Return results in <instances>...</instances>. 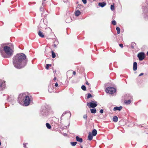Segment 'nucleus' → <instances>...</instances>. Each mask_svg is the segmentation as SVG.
Returning a JSON list of instances; mask_svg holds the SVG:
<instances>
[{"label":"nucleus","instance_id":"obj_1","mask_svg":"<svg viewBox=\"0 0 148 148\" xmlns=\"http://www.w3.org/2000/svg\"><path fill=\"white\" fill-rule=\"evenodd\" d=\"M27 60L26 56L23 53H19L14 56L13 58V64L16 69H20L27 65Z\"/></svg>","mask_w":148,"mask_h":148},{"label":"nucleus","instance_id":"obj_2","mask_svg":"<svg viewBox=\"0 0 148 148\" xmlns=\"http://www.w3.org/2000/svg\"><path fill=\"white\" fill-rule=\"evenodd\" d=\"M2 48H0V51L2 57L4 58H9L13 54V46L12 44H9V46H5Z\"/></svg>","mask_w":148,"mask_h":148},{"label":"nucleus","instance_id":"obj_3","mask_svg":"<svg viewBox=\"0 0 148 148\" xmlns=\"http://www.w3.org/2000/svg\"><path fill=\"white\" fill-rule=\"evenodd\" d=\"M143 10V15L145 19L148 20V4L146 5L142 8Z\"/></svg>","mask_w":148,"mask_h":148},{"label":"nucleus","instance_id":"obj_4","mask_svg":"<svg viewBox=\"0 0 148 148\" xmlns=\"http://www.w3.org/2000/svg\"><path fill=\"white\" fill-rule=\"evenodd\" d=\"M26 95L25 93L21 94L19 95L18 101L20 104L23 105L24 104V101Z\"/></svg>","mask_w":148,"mask_h":148},{"label":"nucleus","instance_id":"obj_5","mask_svg":"<svg viewBox=\"0 0 148 148\" xmlns=\"http://www.w3.org/2000/svg\"><path fill=\"white\" fill-rule=\"evenodd\" d=\"M31 97H29V96L26 95L24 101V104L25 106H28L30 103L31 101Z\"/></svg>","mask_w":148,"mask_h":148},{"label":"nucleus","instance_id":"obj_6","mask_svg":"<svg viewBox=\"0 0 148 148\" xmlns=\"http://www.w3.org/2000/svg\"><path fill=\"white\" fill-rule=\"evenodd\" d=\"M116 91V89L112 87H107L106 90V91L107 93L112 94L114 93Z\"/></svg>","mask_w":148,"mask_h":148},{"label":"nucleus","instance_id":"obj_7","mask_svg":"<svg viewBox=\"0 0 148 148\" xmlns=\"http://www.w3.org/2000/svg\"><path fill=\"white\" fill-rule=\"evenodd\" d=\"M47 112V110L45 107L42 106L41 107L40 109V114L42 115H46Z\"/></svg>","mask_w":148,"mask_h":148},{"label":"nucleus","instance_id":"obj_8","mask_svg":"<svg viewBox=\"0 0 148 148\" xmlns=\"http://www.w3.org/2000/svg\"><path fill=\"white\" fill-rule=\"evenodd\" d=\"M97 105V103H94L87 102V106H88L89 108H94L96 107Z\"/></svg>","mask_w":148,"mask_h":148},{"label":"nucleus","instance_id":"obj_9","mask_svg":"<svg viewBox=\"0 0 148 148\" xmlns=\"http://www.w3.org/2000/svg\"><path fill=\"white\" fill-rule=\"evenodd\" d=\"M145 55L144 52H140L138 54L137 57L140 60L142 61L145 58Z\"/></svg>","mask_w":148,"mask_h":148},{"label":"nucleus","instance_id":"obj_10","mask_svg":"<svg viewBox=\"0 0 148 148\" xmlns=\"http://www.w3.org/2000/svg\"><path fill=\"white\" fill-rule=\"evenodd\" d=\"M5 81L3 80H0V90H3L5 87Z\"/></svg>","mask_w":148,"mask_h":148},{"label":"nucleus","instance_id":"obj_11","mask_svg":"<svg viewBox=\"0 0 148 148\" xmlns=\"http://www.w3.org/2000/svg\"><path fill=\"white\" fill-rule=\"evenodd\" d=\"M106 5V2H100L98 3V5L102 8L104 7Z\"/></svg>","mask_w":148,"mask_h":148},{"label":"nucleus","instance_id":"obj_12","mask_svg":"<svg viewBox=\"0 0 148 148\" xmlns=\"http://www.w3.org/2000/svg\"><path fill=\"white\" fill-rule=\"evenodd\" d=\"M137 63L136 62H135L133 63V69L134 71H136L137 68Z\"/></svg>","mask_w":148,"mask_h":148},{"label":"nucleus","instance_id":"obj_13","mask_svg":"<svg viewBox=\"0 0 148 148\" xmlns=\"http://www.w3.org/2000/svg\"><path fill=\"white\" fill-rule=\"evenodd\" d=\"M122 107L120 106L119 107L116 106L114 108L113 110L114 111L119 110L120 111L122 108Z\"/></svg>","mask_w":148,"mask_h":148},{"label":"nucleus","instance_id":"obj_14","mask_svg":"<svg viewBox=\"0 0 148 148\" xmlns=\"http://www.w3.org/2000/svg\"><path fill=\"white\" fill-rule=\"evenodd\" d=\"M93 136V135L92 134L91 132H89L88 136V140H91L92 139Z\"/></svg>","mask_w":148,"mask_h":148},{"label":"nucleus","instance_id":"obj_15","mask_svg":"<svg viewBox=\"0 0 148 148\" xmlns=\"http://www.w3.org/2000/svg\"><path fill=\"white\" fill-rule=\"evenodd\" d=\"M76 139L77 141L80 143H82L83 141L82 139L81 138H80L79 136H77L76 137Z\"/></svg>","mask_w":148,"mask_h":148},{"label":"nucleus","instance_id":"obj_16","mask_svg":"<svg viewBox=\"0 0 148 148\" xmlns=\"http://www.w3.org/2000/svg\"><path fill=\"white\" fill-rule=\"evenodd\" d=\"M38 35L41 38H44V35L40 31H39L38 33Z\"/></svg>","mask_w":148,"mask_h":148},{"label":"nucleus","instance_id":"obj_17","mask_svg":"<svg viewBox=\"0 0 148 148\" xmlns=\"http://www.w3.org/2000/svg\"><path fill=\"white\" fill-rule=\"evenodd\" d=\"M92 135L93 136H95L97 133V131L95 129H94L92 131Z\"/></svg>","mask_w":148,"mask_h":148},{"label":"nucleus","instance_id":"obj_18","mask_svg":"<svg viewBox=\"0 0 148 148\" xmlns=\"http://www.w3.org/2000/svg\"><path fill=\"white\" fill-rule=\"evenodd\" d=\"M72 19L70 17H69L66 20V23H69L71 22Z\"/></svg>","mask_w":148,"mask_h":148},{"label":"nucleus","instance_id":"obj_19","mask_svg":"<svg viewBox=\"0 0 148 148\" xmlns=\"http://www.w3.org/2000/svg\"><path fill=\"white\" fill-rule=\"evenodd\" d=\"M70 113V116H71V113L69 111H66L65 113H64V112L62 114L61 116V119L62 120V117L64 116V115H65L66 113Z\"/></svg>","mask_w":148,"mask_h":148},{"label":"nucleus","instance_id":"obj_20","mask_svg":"<svg viewBox=\"0 0 148 148\" xmlns=\"http://www.w3.org/2000/svg\"><path fill=\"white\" fill-rule=\"evenodd\" d=\"M113 121L115 122H117L118 121V117L116 116H114L113 118Z\"/></svg>","mask_w":148,"mask_h":148},{"label":"nucleus","instance_id":"obj_21","mask_svg":"<svg viewBox=\"0 0 148 148\" xmlns=\"http://www.w3.org/2000/svg\"><path fill=\"white\" fill-rule=\"evenodd\" d=\"M81 12L79 10H77L75 12V15L76 16H78L81 14Z\"/></svg>","mask_w":148,"mask_h":148},{"label":"nucleus","instance_id":"obj_22","mask_svg":"<svg viewBox=\"0 0 148 148\" xmlns=\"http://www.w3.org/2000/svg\"><path fill=\"white\" fill-rule=\"evenodd\" d=\"M90 112L91 113L95 114L96 112V110L95 108H93L90 109Z\"/></svg>","mask_w":148,"mask_h":148},{"label":"nucleus","instance_id":"obj_23","mask_svg":"<svg viewBox=\"0 0 148 148\" xmlns=\"http://www.w3.org/2000/svg\"><path fill=\"white\" fill-rule=\"evenodd\" d=\"M116 30L117 31V33L118 34H119L120 33V29L119 27H116Z\"/></svg>","mask_w":148,"mask_h":148},{"label":"nucleus","instance_id":"obj_24","mask_svg":"<svg viewBox=\"0 0 148 148\" xmlns=\"http://www.w3.org/2000/svg\"><path fill=\"white\" fill-rule=\"evenodd\" d=\"M46 125L48 129H50L51 128V126L50 125V124H49V123H47L46 124Z\"/></svg>","mask_w":148,"mask_h":148},{"label":"nucleus","instance_id":"obj_25","mask_svg":"<svg viewBox=\"0 0 148 148\" xmlns=\"http://www.w3.org/2000/svg\"><path fill=\"white\" fill-rule=\"evenodd\" d=\"M125 104H130L131 103V101L130 99L128 100H126L125 101Z\"/></svg>","mask_w":148,"mask_h":148},{"label":"nucleus","instance_id":"obj_26","mask_svg":"<svg viewBox=\"0 0 148 148\" xmlns=\"http://www.w3.org/2000/svg\"><path fill=\"white\" fill-rule=\"evenodd\" d=\"M77 143V142H71V145L73 146H75Z\"/></svg>","mask_w":148,"mask_h":148},{"label":"nucleus","instance_id":"obj_27","mask_svg":"<svg viewBox=\"0 0 148 148\" xmlns=\"http://www.w3.org/2000/svg\"><path fill=\"white\" fill-rule=\"evenodd\" d=\"M51 52L52 54V57L53 58H54L56 56V54L52 50L51 51Z\"/></svg>","mask_w":148,"mask_h":148},{"label":"nucleus","instance_id":"obj_28","mask_svg":"<svg viewBox=\"0 0 148 148\" xmlns=\"http://www.w3.org/2000/svg\"><path fill=\"white\" fill-rule=\"evenodd\" d=\"M81 88L84 91L86 90V86L84 85H82L81 87Z\"/></svg>","mask_w":148,"mask_h":148},{"label":"nucleus","instance_id":"obj_29","mask_svg":"<svg viewBox=\"0 0 148 148\" xmlns=\"http://www.w3.org/2000/svg\"><path fill=\"white\" fill-rule=\"evenodd\" d=\"M112 23L114 25H116V22L115 20H113L112 22Z\"/></svg>","mask_w":148,"mask_h":148},{"label":"nucleus","instance_id":"obj_30","mask_svg":"<svg viewBox=\"0 0 148 148\" xmlns=\"http://www.w3.org/2000/svg\"><path fill=\"white\" fill-rule=\"evenodd\" d=\"M111 10H114V5H112L110 7Z\"/></svg>","mask_w":148,"mask_h":148},{"label":"nucleus","instance_id":"obj_31","mask_svg":"<svg viewBox=\"0 0 148 148\" xmlns=\"http://www.w3.org/2000/svg\"><path fill=\"white\" fill-rule=\"evenodd\" d=\"M92 97V95L90 93H88L87 97V99H88L89 98Z\"/></svg>","mask_w":148,"mask_h":148},{"label":"nucleus","instance_id":"obj_32","mask_svg":"<svg viewBox=\"0 0 148 148\" xmlns=\"http://www.w3.org/2000/svg\"><path fill=\"white\" fill-rule=\"evenodd\" d=\"M51 66V65L50 64H47L46 65V68L47 69H49V66Z\"/></svg>","mask_w":148,"mask_h":148},{"label":"nucleus","instance_id":"obj_33","mask_svg":"<svg viewBox=\"0 0 148 148\" xmlns=\"http://www.w3.org/2000/svg\"><path fill=\"white\" fill-rule=\"evenodd\" d=\"M45 20V19H42L41 20V23H40V25H42L43 24H44V25H45V24L44 23H42V21H43V22H44V21Z\"/></svg>","mask_w":148,"mask_h":148},{"label":"nucleus","instance_id":"obj_34","mask_svg":"<svg viewBox=\"0 0 148 148\" xmlns=\"http://www.w3.org/2000/svg\"><path fill=\"white\" fill-rule=\"evenodd\" d=\"M82 1L83 2V3L84 4H86V3H87V1L86 0H82Z\"/></svg>","mask_w":148,"mask_h":148},{"label":"nucleus","instance_id":"obj_35","mask_svg":"<svg viewBox=\"0 0 148 148\" xmlns=\"http://www.w3.org/2000/svg\"><path fill=\"white\" fill-rule=\"evenodd\" d=\"M90 103H97V101H93V100H92L90 102Z\"/></svg>","mask_w":148,"mask_h":148},{"label":"nucleus","instance_id":"obj_36","mask_svg":"<svg viewBox=\"0 0 148 148\" xmlns=\"http://www.w3.org/2000/svg\"><path fill=\"white\" fill-rule=\"evenodd\" d=\"M27 144V143H24L23 144V146L24 147V148H27V147H26V145Z\"/></svg>","mask_w":148,"mask_h":148},{"label":"nucleus","instance_id":"obj_37","mask_svg":"<svg viewBox=\"0 0 148 148\" xmlns=\"http://www.w3.org/2000/svg\"><path fill=\"white\" fill-rule=\"evenodd\" d=\"M83 118L84 119H86L87 118V116L86 115H84L83 116Z\"/></svg>","mask_w":148,"mask_h":148},{"label":"nucleus","instance_id":"obj_38","mask_svg":"<svg viewBox=\"0 0 148 148\" xmlns=\"http://www.w3.org/2000/svg\"><path fill=\"white\" fill-rule=\"evenodd\" d=\"M100 112L101 113H103V109H101L100 111Z\"/></svg>","mask_w":148,"mask_h":148},{"label":"nucleus","instance_id":"obj_39","mask_svg":"<svg viewBox=\"0 0 148 148\" xmlns=\"http://www.w3.org/2000/svg\"><path fill=\"white\" fill-rule=\"evenodd\" d=\"M119 45L121 48H123V45L122 44H120Z\"/></svg>","mask_w":148,"mask_h":148},{"label":"nucleus","instance_id":"obj_40","mask_svg":"<svg viewBox=\"0 0 148 148\" xmlns=\"http://www.w3.org/2000/svg\"><path fill=\"white\" fill-rule=\"evenodd\" d=\"M86 85H90V84H89L88 82V81H86Z\"/></svg>","mask_w":148,"mask_h":148},{"label":"nucleus","instance_id":"obj_41","mask_svg":"<svg viewBox=\"0 0 148 148\" xmlns=\"http://www.w3.org/2000/svg\"><path fill=\"white\" fill-rule=\"evenodd\" d=\"M144 73H141L139 75V76H140L143 75Z\"/></svg>","mask_w":148,"mask_h":148},{"label":"nucleus","instance_id":"obj_42","mask_svg":"<svg viewBox=\"0 0 148 148\" xmlns=\"http://www.w3.org/2000/svg\"><path fill=\"white\" fill-rule=\"evenodd\" d=\"M129 95L130 96V98H129L131 99L132 98V96H131L130 95Z\"/></svg>","mask_w":148,"mask_h":148},{"label":"nucleus","instance_id":"obj_43","mask_svg":"<svg viewBox=\"0 0 148 148\" xmlns=\"http://www.w3.org/2000/svg\"><path fill=\"white\" fill-rule=\"evenodd\" d=\"M73 74L74 75H75L76 74V72L75 71H73Z\"/></svg>","mask_w":148,"mask_h":148},{"label":"nucleus","instance_id":"obj_44","mask_svg":"<svg viewBox=\"0 0 148 148\" xmlns=\"http://www.w3.org/2000/svg\"><path fill=\"white\" fill-rule=\"evenodd\" d=\"M55 86L56 87L58 86V84L57 83H56V84H55Z\"/></svg>","mask_w":148,"mask_h":148},{"label":"nucleus","instance_id":"obj_45","mask_svg":"<svg viewBox=\"0 0 148 148\" xmlns=\"http://www.w3.org/2000/svg\"><path fill=\"white\" fill-rule=\"evenodd\" d=\"M48 91H49V92H52V91H50V88H49V89H48Z\"/></svg>","mask_w":148,"mask_h":148},{"label":"nucleus","instance_id":"obj_46","mask_svg":"<svg viewBox=\"0 0 148 148\" xmlns=\"http://www.w3.org/2000/svg\"><path fill=\"white\" fill-rule=\"evenodd\" d=\"M57 42H58V41H55V42H54V43H57Z\"/></svg>","mask_w":148,"mask_h":148},{"label":"nucleus","instance_id":"obj_47","mask_svg":"<svg viewBox=\"0 0 148 148\" xmlns=\"http://www.w3.org/2000/svg\"><path fill=\"white\" fill-rule=\"evenodd\" d=\"M43 8L42 7H41L40 8V10H41L42 9H43Z\"/></svg>","mask_w":148,"mask_h":148},{"label":"nucleus","instance_id":"obj_48","mask_svg":"<svg viewBox=\"0 0 148 148\" xmlns=\"http://www.w3.org/2000/svg\"><path fill=\"white\" fill-rule=\"evenodd\" d=\"M56 77H54V80H56Z\"/></svg>","mask_w":148,"mask_h":148},{"label":"nucleus","instance_id":"obj_49","mask_svg":"<svg viewBox=\"0 0 148 148\" xmlns=\"http://www.w3.org/2000/svg\"><path fill=\"white\" fill-rule=\"evenodd\" d=\"M54 46L55 47H56V46L55 44H54Z\"/></svg>","mask_w":148,"mask_h":148},{"label":"nucleus","instance_id":"obj_50","mask_svg":"<svg viewBox=\"0 0 148 148\" xmlns=\"http://www.w3.org/2000/svg\"><path fill=\"white\" fill-rule=\"evenodd\" d=\"M147 56H148V51H147Z\"/></svg>","mask_w":148,"mask_h":148},{"label":"nucleus","instance_id":"obj_51","mask_svg":"<svg viewBox=\"0 0 148 148\" xmlns=\"http://www.w3.org/2000/svg\"><path fill=\"white\" fill-rule=\"evenodd\" d=\"M9 99H10V98H9V97L8 98V99H7V100H9Z\"/></svg>","mask_w":148,"mask_h":148},{"label":"nucleus","instance_id":"obj_52","mask_svg":"<svg viewBox=\"0 0 148 148\" xmlns=\"http://www.w3.org/2000/svg\"><path fill=\"white\" fill-rule=\"evenodd\" d=\"M1 145V142H0V146Z\"/></svg>","mask_w":148,"mask_h":148},{"label":"nucleus","instance_id":"obj_53","mask_svg":"<svg viewBox=\"0 0 148 148\" xmlns=\"http://www.w3.org/2000/svg\"><path fill=\"white\" fill-rule=\"evenodd\" d=\"M93 0V1H95L96 0Z\"/></svg>","mask_w":148,"mask_h":148},{"label":"nucleus","instance_id":"obj_54","mask_svg":"<svg viewBox=\"0 0 148 148\" xmlns=\"http://www.w3.org/2000/svg\"><path fill=\"white\" fill-rule=\"evenodd\" d=\"M81 148H82V147H81Z\"/></svg>","mask_w":148,"mask_h":148}]
</instances>
